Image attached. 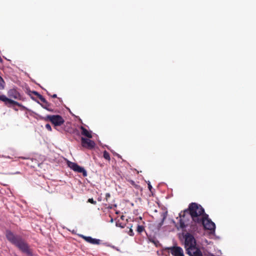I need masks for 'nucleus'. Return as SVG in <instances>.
<instances>
[{"instance_id":"nucleus-1","label":"nucleus","mask_w":256,"mask_h":256,"mask_svg":"<svg viewBox=\"0 0 256 256\" xmlns=\"http://www.w3.org/2000/svg\"><path fill=\"white\" fill-rule=\"evenodd\" d=\"M7 240L17 247L22 252L30 256H32V253L28 244L20 236L16 235L10 230H7L6 233Z\"/></svg>"},{"instance_id":"nucleus-2","label":"nucleus","mask_w":256,"mask_h":256,"mask_svg":"<svg viewBox=\"0 0 256 256\" xmlns=\"http://www.w3.org/2000/svg\"><path fill=\"white\" fill-rule=\"evenodd\" d=\"M184 238L187 254L190 256H203L201 250L196 246V240L192 234L186 232L184 234Z\"/></svg>"},{"instance_id":"nucleus-3","label":"nucleus","mask_w":256,"mask_h":256,"mask_svg":"<svg viewBox=\"0 0 256 256\" xmlns=\"http://www.w3.org/2000/svg\"><path fill=\"white\" fill-rule=\"evenodd\" d=\"M193 222L198 224L202 218H206V214L204 208L200 204L192 202L188 206L187 209Z\"/></svg>"},{"instance_id":"nucleus-4","label":"nucleus","mask_w":256,"mask_h":256,"mask_svg":"<svg viewBox=\"0 0 256 256\" xmlns=\"http://www.w3.org/2000/svg\"><path fill=\"white\" fill-rule=\"evenodd\" d=\"M41 119L46 122H50L55 128L62 126L64 122V119L60 115H47L44 117L42 118Z\"/></svg>"},{"instance_id":"nucleus-5","label":"nucleus","mask_w":256,"mask_h":256,"mask_svg":"<svg viewBox=\"0 0 256 256\" xmlns=\"http://www.w3.org/2000/svg\"><path fill=\"white\" fill-rule=\"evenodd\" d=\"M198 224L202 226L204 229L210 230V232H214L215 231L216 225L210 219L208 218V214H206V218H202L200 220Z\"/></svg>"},{"instance_id":"nucleus-6","label":"nucleus","mask_w":256,"mask_h":256,"mask_svg":"<svg viewBox=\"0 0 256 256\" xmlns=\"http://www.w3.org/2000/svg\"><path fill=\"white\" fill-rule=\"evenodd\" d=\"M189 216L190 215L187 209L184 210V211H182L179 214V223L180 226L181 228H184L186 227L187 224L186 223L189 220Z\"/></svg>"},{"instance_id":"nucleus-7","label":"nucleus","mask_w":256,"mask_h":256,"mask_svg":"<svg viewBox=\"0 0 256 256\" xmlns=\"http://www.w3.org/2000/svg\"><path fill=\"white\" fill-rule=\"evenodd\" d=\"M167 249L174 256H184V250L180 246H173L168 248Z\"/></svg>"},{"instance_id":"nucleus-8","label":"nucleus","mask_w":256,"mask_h":256,"mask_svg":"<svg viewBox=\"0 0 256 256\" xmlns=\"http://www.w3.org/2000/svg\"><path fill=\"white\" fill-rule=\"evenodd\" d=\"M68 166L74 171L82 173L84 176L85 177L87 176L86 171L84 169V168L79 166L77 164L70 162L68 164Z\"/></svg>"},{"instance_id":"nucleus-9","label":"nucleus","mask_w":256,"mask_h":256,"mask_svg":"<svg viewBox=\"0 0 256 256\" xmlns=\"http://www.w3.org/2000/svg\"><path fill=\"white\" fill-rule=\"evenodd\" d=\"M82 146L86 148L91 150L95 146V142L88 138L82 137L81 138Z\"/></svg>"},{"instance_id":"nucleus-10","label":"nucleus","mask_w":256,"mask_h":256,"mask_svg":"<svg viewBox=\"0 0 256 256\" xmlns=\"http://www.w3.org/2000/svg\"><path fill=\"white\" fill-rule=\"evenodd\" d=\"M0 100L4 102L5 104L8 106H10L8 104H12L18 106H22V104L18 103V102L14 101L10 98H8L4 94L0 96Z\"/></svg>"},{"instance_id":"nucleus-11","label":"nucleus","mask_w":256,"mask_h":256,"mask_svg":"<svg viewBox=\"0 0 256 256\" xmlns=\"http://www.w3.org/2000/svg\"><path fill=\"white\" fill-rule=\"evenodd\" d=\"M8 96L10 98L20 100L22 96L14 88L10 90L8 92Z\"/></svg>"},{"instance_id":"nucleus-12","label":"nucleus","mask_w":256,"mask_h":256,"mask_svg":"<svg viewBox=\"0 0 256 256\" xmlns=\"http://www.w3.org/2000/svg\"><path fill=\"white\" fill-rule=\"evenodd\" d=\"M80 237L85 240L86 242L92 244H100V240L98 239L94 238L90 236H87L84 235H80Z\"/></svg>"},{"instance_id":"nucleus-13","label":"nucleus","mask_w":256,"mask_h":256,"mask_svg":"<svg viewBox=\"0 0 256 256\" xmlns=\"http://www.w3.org/2000/svg\"><path fill=\"white\" fill-rule=\"evenodd\" d=\"M80 130H82L81 134L82 135L84 136H86L87 138H92V134H91V132H89L84 126H82L80 127Z\"/></svg>"},{"instance_id":"nucleus-14","label":"nucleus","mask_w":256,"mask_h":256,"mask_svg":"<svg viewBox=\"0 0 256 256\" xmlns=\"http://www.w3.org/2000/svg\"><path fill=\"white\" fill-rule=\"evenodd\" d=\"M33 93L34 94L35 96H38V98L40 100L41 102L44 103L48 105V102L41 94H39L36 92H34Z\"/></svg>"},{"instance_id":"nucleus-15","label":"nucleus","mask_w":256,"mask_h":256,"mask_svg":"<svg viewBox=\"0 0 256 256\" xmlns=\"http://www.w3.org/2000/svg\"><path fill=\"white\" fill-rule=\"evenodd\" d=\"M103 156L106 160L108 161L110 160V155L106 150L104 152Z\"/></svg>"},{"instance_id":"nucleus-16","label":"nucleus","mask_w":256,"mask_h":256,"mask_svg":"<svg viewBox=\"0 0 256 256\" xmlns=\"http://www.w3.org/2000/svg\"><path fill=\"white\" fill-rule=\"evenodd\" d=\"M144 230V226L141 225H138L136 228V231L138 234H141Z\"/></svg>"},{"instance_id":"nucleus-17","label":"nucleus","mask_w":256,"mask_h":256,"mask_svg":"<svg viewBox=\"0 0 256 256\" xmlns=\"http://www.w3.org/2000/svg\"><path fill=\"white\" fill-rule=\"evenodd\" d=\"M5 82L1 76H0V90L4 88Z\"/></svg>"},{"instance_id":"nucleus-18","label":"nucleus","mask_w":256,"mask_h":256,"mask_svg":"<svg viewBox=\"0 0 256 256\" xmlns=\"http://www.w3.org/2000/svg\"><path fill=\"white\" fill-rule=\"evenodd\" d=\"M128 182L133 186L134 188H136L137 189L140 188V186L137 184H136V182L132 180H128Z\"/></svg>"},{"instance_id":"nucleus-19","label":"nucleus","mask_w":256,"mask_h":256,"mask_svg":"<svg viewBox=\"0 0 256 256\" xmlns=\"http://www.w3.org/2000/svg\"><path fill=\"white\" fill-rule=\"evenodd\" d=\"M88 202H90L93 204H96V202L94 200L93 198H89L88 200Z\"/></svg>"},{"instance_id":"nucleus-20","label":"nucleus","mask_w":256,"mask_h":256,"mask_svg":"<svg viewBox=\"0 0 256 256\" xmlns=\"http://www.w3.org/2000/svg\"><path fill=\"white\" fill-rule=\"evenodd\" d=\"M46 128L48 130L51 132L52 130L51 126L50 124H46Z\"/></svg>"},{"instance_id":"nucleus-21","label":"nucleus","mask_w":256,"mask_h":256,"mask_svg":"<svg viewBox=\"0 0 256 256\" xmlns=\"http://www.w3.org/2000/svg\"><path fill=\"white\" fill-rule=\"evenodd\" d=\"M128 234L130 236H134V232H133V230L130 228V230L128 232Z\"/></svg>"},{"instance_id":"nucleus-22","label":"nucleus","mask_w":256,"mask_h":256,"mask_svg":"<svg viewBox=\"0 0 256 256\" xmlns=\"http://www.w3.org/2000/svg\"><path fill=\"white\" fill-rule=\"evenodd\" d=\"M110 195L109 193H106V201H108V198H110Z\"/></svg>"},{"instance_id":"nucleus-23","label":"nucleus","mask_w":256,"mask_h":256,"mask_svg":"<svg viewBox=\"0 0 256 256\" xmlns=\"http://www.w3.org/2000/svg\"><path fill=\"white\" fill-rule=\"evenodd\" d=\"M48 104H46V106H43L44 108L46 109L47 110H49V111H52L51 110H50L49 108H48V106H50V104L48 103Z\"/></svg>"},{"instance_id":"nucleus-24","label":"nucleus","mask_w":256,"mask_h":256,"mask_svg":"<svg viewBox=\"0 0 256 256\" xmlns=\"http://www.w3.org/2000/svg\"><path fill=\"white\" fill-rule=\"evenodd\" d=\"M148 189L150 190H151V189L152 188V186L150 184H148Z\"/></svg>"},{"instance_id":"nucleus-25","label":"nucleus","mask_w":256,"mask_h":256,"mask_svg":"<svg viewBox=\"0 0 256 256\" xmlns=\"http://www.w3.org/2000/svg\"><path fill=\"white\" fill-rule=\"evenodd\" d=\"M52 97L53 98H57V95L56 94H54L52 96Z\"/></svg>"},{"instance_id":"nucleus-26","label":"nucleus","mask_w":256,"mask_h":256,"mask_svg":"<svg viewBox=\"0 0 256 256\" xmlns=\"http://www.w3.org/2000/svg\"><path fill=\"white\" fill-rule=\"evenodd\" d=\"M116 226H118V224H116ZM119 226H120V227H121V228H124V226H121V224H120Z\"/></svg>"},{"instance_id":"nucleus-27","label":"nucleus","mask_w":256,"mask_h":256,"mask_svg":"<svg viewBox=\"0 0 256 256\" xmlns=\"http://www.w3.org/2000/svg\"><path fill=\"white\" fill-rule=\"evenodd\" d=\"M139 219L142 220V217L141 216L139 217Z\"/></svg>"}]
</instances>
